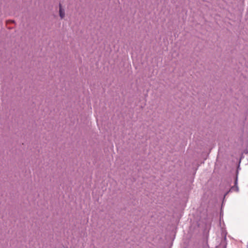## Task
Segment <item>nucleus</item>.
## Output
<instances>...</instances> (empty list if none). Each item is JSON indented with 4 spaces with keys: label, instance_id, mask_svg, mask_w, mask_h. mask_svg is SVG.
Segmentation results:
<instances>
[{
    "label": "nucleus",
    "instance_id": "obj_2",
    "mask_svg": "<svg viewBox=\"0 0 248 248\" xmlns=\"http://www.w3.org/2000/svg\"><path fill=\"white\" fill-rule=\"evenodd\" d=\"M7 23H15V21L14 20H8L7 21Z\"/></svg>",
    "mask_w": 248,
    "mask_h": 248
},
{
    "label": "nucleus",
    "instance_id": "obj_1",
    "mask_svg": "<svg viewBox=\"0 0 248 248\" xmlns=\"http://www.w3.org/2000/svg\"><path fill=\"white\" fill-rule=\"evenodd\" d=\"M59 16L61 19H63L65 17V10L63 8L62 6L61 3H59Z\"/></svg>",
    "mask_w": 248,
    "mask_h": 248
}]
</instances>
